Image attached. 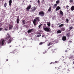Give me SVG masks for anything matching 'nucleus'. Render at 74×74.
Listing matches in <instances>:
<instances>
[{
    "label": "nucleus",
    "instance_id": "ddd939ff",
    "mask_svg": "<svg viewBox=\"0 0 74 74\" xmlns=\"http://www.w3.org/2000/svg\"><path fill=\"white\" fill-rule=\"evenodd\" d=\"M71 11H73L74 10V6H72V7L71 8Z\"/></svg>",
    "mask_w": 74,
    "mask_h": 74
},
{
    "label": "nucleus",
    "instance_id": "b1692460",
    "mask_svg": "<svg viewBox=\"0 0 74 74\" xmlns=\"http://www.w3.org/2000/svg\"><path fill=\"white\" fill-rule=\"evenodd\" d=\"M12 27H13L12 25L10 26L9 27V30H10V29H12Z\"/></svg>",
    "mask_w": 74,
    "mask_h": 74
},
{
    "label": "nucleus",
    "instance_id": "72a5a7b5",
    "mask_svg": "<svg viewBox=\"0 0 74 74\" xmlns=\"http://www.w3.org/2000/svg\"><path fill=\"white\" fill-rule=\"evenodd\" d=\"M41 26H42V24H41L40 25L38 26V27H39V28H40V27H41Z\"/></svg>",
    "mask_w": 74,
    "mask_h": 74
},
{
    "label": "nucleus",
    "instance_id": "f8f14e48",
    "mask_svg": "<svg viewBox=\"0 0 74 74\" xmlns=\"http://www.w3.org/2000/svg\"><path fill=\"white\" fill-rule=\"evenodd\" d=\"M47 24L49 27H50V26H51V23H50V22H47Z\"/></svg>",
    "mask_w": 74,
    "mask_h": 74
},
{
    "label": "nucleus",
    "instance_id": "6ab92c4d",
    "mask_svg": "<svg viewBox=\"0 0 74 74\" xmlns=\"http://www.w3.org/2000/svg\"><path fill=\"white\" fill-rule=\"evenodd\" d=\"M12 53H14V54H16V50H14V51L12 52Z\"/></svg>",
    "mask_w": 74,
    "mask_h": 74
},
{
    "label": "nucleus",
    "instance_id": "7ed1b4c3",
    "mask_svg": "<svg viewBox=\"0 0 74 74\" xmlns=\"http://www.w3.org/2000/svg\"><path fill=\"white\" fill-rule=\"evenodd\" d=\"M43 29L44 30L46 31V32H49V31H50L49 29L47 27H46L45 28H44Z\"/></svg>",
    "mask_w": 74,
    "mask_h": 74
},
{
    "label": "nucleus",
    "instance_id": "5701e85b",
    "mask_svg": "<svg viewBox=\"0 0 74 74\" xmlns=\"http://www.w3.org/2000/svg\"><path fill=\"white\" fill-rule=\"evenodd\" d=\"M64 26V24H61L58 27H63Z\"/></svg>",
    "mask_w": 74,
    "mask_h": 74
},
{
    "label": "nucleus",
    "instance_id": "a878e982",
    "mask_svg": "<svg viewBox=\"0 0 74 74\" xmlns=\"http://www.w3.org/2000/svg\"><path fill=\"white\" fill-rule=\"evenodd\" d=\"M19 18H17L16 21L17 23H19Z\"/></svg>",
    "mask_w": 74,
    "mask_h": 74
},
{
    "label": "nucleus",
    "instance_id": "6e6d98bb",
    "mask_svg": "<svg viewBox=\"0 0 74 74\" xmlns=\"http://www.w3.org/2000/svg\"><path fill=\"white\" fill-rule=\"evenodd\" d=\"M62 60H64V59Z\"/></svg>",
    "mask_w": 74,
    "mask_h": 74
},
{
    "label": "nucleus",
    "instance_id": "20e7f679",
    "mask_svg": "<svg viewBox=\"0 0 74 74\" xmlns=\"http://www.w3.org/2000/svg\"><path fill=\"white\" fill-rule=\"evenodd\" d=\"M32 7V5H29L27 7V8H26L27 10H29L31 9V8Z\"/></svg>",
    "mask_w": 74,
    "mask_h": 74
},
{
    "label": "nucleus",
    "instance_id": "a19ab883",
    "mask_svg": "<svg viewBox=\"0 0 74 74\" xmlns=\"http://www.w3.org/2000/svg\"><path fill=\"white\" fill-rule=\"evenodd\" d=\"M69 6L68 5H67L66 6V8H69Z\"/></svg>",
    "mask_w": 74,
    "mask_h": 74
},
{
    "label": "nucleus",
    "instance_id": "bf43d9fd",
    "mask_svg": "<svg viewBox=\"0 0 74 74\" xmlns=\"http://www.w3.org/2000/svg\"><path fill=\"white\" fill-rule=\"evenodd\" d=\"M55 68L56 69V67Z\"/></svg>",
    "mask_w": 74,
    "mask_h": 74
},
{
    "label": "nucleus",
    "instance_id": "c03bdc74",
    "mask_svg": "<svg viewBox=\"0 0 74 74\" xmlns=\"http://www.w3.org/2000/svg\"><path fill=\"white\" fill-rule=\"evenodd\" d=\"M58 63V61H56L55 62H54V63Z\"/></svg>",
    "mask_w": 74,
    "mask_h": 74
},
{
    "label": "nucleus",
    "instance_id": "473e14b6",
    "mask_svg": "<svg viewBox=\"0 0 74 74\" xmlns=\"http://www.w3.org/2000/svg\"><path fill=\"white\" fill-rule=\"evenodd\" d=\"M37 3L38 4H40V0H38Z\"/></svg>",
    "mask_w": 74,
    "mask_h": 74
},
{
    "label": "nucleus",
    "instance_id": "49530a36",
    "mask_svg": "<svg viewBox=\"0 0 74 74\" xmlns=\"http://www.w3.org/2000/svg\"><path fill=\"white\" fill-rule=\"evenodd\" d=\"M44 36H45V35H42V37H44Z\"/></svg>",
    "mask_w": 74,
    "mask_h": 74
},
{
    "label": "nucleus",
    "instance_id": "423d86ee",
    "mask_svg": "<svg viewBox=\"0 0 74 74\" xmlns=\"http://www.w3.org/2000/svg\"><path fill=\"white\" fill-rule=\"evenodd\" d=\"M35 19L37 20L38 22H40V17H36L35 18Z\"/></svg>",
    "mask_w": 74,
    "mask_h": 74
},
{
    "label": "nucleus",
    "instance_id": "412c9836",
    "mask_svg": "<svg viewBox=\"0 0 74 74\" xmlns=\"http://www.w3.org/2000/svg\"><path fill=\"white\" fill-rule=\"evenodd\" d=\"M57 33L59 34L61 33H62V32H61V30H59L57 31Z\"/></svg>",
    "mask_w": 74,
    "mask_h": 74
},
{
    "label": "nucleus",
    "instance_id": "f03ea898",
    "mask_svg": "<svg viewBox=\"0 0 74 74\" xmlns=\"http://www.w3.org/2000/svg\"><path fill=\"white\" fill-rule=\"evenodd\" d=\"M45 13L43 11H40L39 12L38 15H40L41 16H43L44 15Z\"/></svg>",
    "mask_w": 74,
    "mask_h": 74
},
{
    "label": "nucleus",
    "instance_id": "052dcab7",
    "mask_svg": "<svg viewBox=\"0 0 74 74\" xmlns=\"http://www.w3.org/2000/svg\"><path fill=\"white\" fill-rule=\"evenodd\" d=\"M69 42H70V41H69Z\"/></svg>",
    "mask_w": 74,
    "mask_h": 74
},
{
    "label": "nucleus",
    "instance_id": "680f3d73",
    "mask_svg": "<svg viewBox=\"0 0 74 74\" xmlns=\"http://www.w3.org/2000/svg\"><path fill=\"white\" fill-rule=\"evenodd\" d=\"M60 69V68H58V69Z\"/></svg>",
    "mask_w": 74,
    "mask_h": 74
},
{
    "label": "nucleus",
    "instance_id": "4d7b16f0",
    "mask_svg": "<svg viewBox=\"0 0 74 74\" xmlns=\"http://www.w3.org/2000/svg\"><path fill=\"white\" fill-rule=\"evenodd\" d=\"M11 47V45L10 47Z\"/></svg>",
    "mask_w": 74,
    "mask_h": 74
},
{
    "label": "nucleus",
    "instance_id": "13d9d810",
    "mask_svg": "<svg viewBox=\"0 0 74 74\" xmlns=\"http://www.w3.org/2000/svg\"><path fill=\"white\" fill-rule=\"evenodd\" d=\"M44 25H46V24H44Z\"/></svg>",
    "mask_w": 74,
    "mask_h": 74
},
{
    "label": "nucleus",
    "instance_id": "0eeeda50",
    "mask_svg": "<svg viewBox=\"0 0 74 74\" xmlns=\"http://www.w3.org/2000/svg\"><path fill=\"white\" fill-rule=\"evenodd\" d=\"M36 22L37 20H36V19H34L33 21V23H34V26H36Z\"/></svg>",
    "mask_w": 74,
    "mask_h": 74
},
{
    "label": "nucleus",
    "instance_id": "8fccbe9b",
    "mask_svg": "<svg viewBox=\"0 0 74 74\" xmlns=\"http://www.w3.org/2000/svg\"><path fill=\"white\" fill-rule=\"evenodd\" d=\"M64 58V56H62V58L61 59H62V58Z\"/></svg>",
    "mask_w": 74,
    "mask_h": 74
},
{
    "label": "nucleus",
    "instance_id": "393cba45",
    "mask_svg": "<svg viewBox=\"0 0 74 74\" xmlns=\"http://www.w3.org/2000/svg\"><path fill=\"white\" fill-rule=\"evenodd\" d=\"M48 11L49 12H51V7H50L49 8V9L48 10Z\"/></svg>",
    "mask_w": 74,
    "mask_h": 74
},
{
    "label": "nucleus",
    "instance_id": "dca6fc26",
    "mask_svg": "<svg viewBox=\"0 0 74 74\" xmlns=\"http://www.w3.org/2000/svg\"><path fill=\"white\" fill-rule=\"evenodd\" d=\"M53 44V43L52 42H50L49 44H48L47 45L48 46H50V45H52Z\"/></svg>",
    "mask_w": 74,
    "mask_h": 74
},
{
    "label": "nucleus",
    "instance_id": "864d4df0",
    "mask_svg": "<svg viewBox=\"0 0 74 74\" xmlns=\"http://www.w3.org/2000/svg\"><path fill=\"white\" fill-rule=\"evenodd\" d=\"M64 63H66V62H64Z\"/></svg>",
    "mask_w": 74,
    "mask_h": 74
},
{
    "label": "nucleus",
    "instance_id": "09e8293b",
    "mask_svg": "<svg viewBox=\"0 0 74 74\" xmlns=\"http://www.w3.org/2000/svg\"><path fill=\"white\" fill-rule=\"evenodd\" d=\"M60 23H58V24H57V25H60Z\"/></svg>",
    "mask_w": 74,
    "mask_h": 74
},
{
    "label": "nucleus",
    "instance_id": "79ce46f5",
    "mask_svg": "<svg viewBox=\"0 0 74 74\" xmlns=\"http://www.w3.org/2000/svg\"><path fill=\"white\" fill-rule=\"evenodd\" d=\"M67 51V50H65V52H67V51Z\"/></svg>",
    "mask_w": 74,
    "mask_h": 74
},
{
    "label": "nucleus",
    "instance_id": "0e129e2a",
    "mask_svg": "<svg viewBox=\"0 0 74 74\" xmlns=\"http://www.w3.org/2000/svg\"><path fill=\"white\" fill-rule=\"evenodd\" d=\"M26 28H27V27H26Z\"/></svg>",
    "mask_w": 74,
    "mask_h": 74
},
{
    "label": "nucleus",
    "instance_id": "e433bc0d",
    "mask_svg": "<svg viewBox=\"0 0 74 74\" xmlns=\"http://www.w3.org/2000/svg\"><path fill=\"white\" fill-rule=\"evenodd\" d=\"M3 29L2 28H0V31H1V30Z\"/></svg>",
    "mask_w": 74,
    "mask_h": 74
},
{
    "label": "nucleus",
    "instance_id": "cd10ccee",
    "mask_svg": "<svg viewBox=\"0 0 74 74\" xmlns=\"http://www.w3.org/2000/svg\"><path fill=\"white\" fill-rule=\"evenodd\" d=\"M9 38H10L7 36L5 38V39L6 40H9Z\"/></svg>",
    "mask_w": 74,
    "mask_h": 74
},
{
    "label": "nucleus",
    "instance_id": "6e6552de",
    "mask_svg": "<svg viewBox=\"0 0 74 74\" xmlns=\"http://www.w3.org/2000/svg\"><path fill=\"white\" fill-rule=\"evenodd\" d=\"M12 0H10L9 1V5L10 7H11V4H12Z\"/></svg>",
    "mask_w": 74,
    "mask_h": 74
},
{
    "label": "nucleus",
    "instance_id": "f257e3e1",
    "mask_svg": "<svg viewBox=\"0 0 74 74\" xmlns=\"http://www.w3.org/2000/svg\"><path fill=\"white\" fill-rule=\"evenodd\" d=\"M5 41L4 39H1L0 41V44L1 46H3V45H4Z\"/></svg>",
    "mask_w": 74,
    "mask_h": 74
},
{
    "label": "nucleus",
    "instance_id": "2eb2a0df",
    "mask_svg": "<svg viewBox=\"0 0 74 74\" xmlns=\"http://www.w3.org/2000/svg\"><path fill=\"white\" fill-rule=\"evenodd\" d=\"M61 31H64L65 30V28L62 27L60 29Z\"/></svg>",
    "mask_w": 74,
    "mask_h": 74
},
{
    "label": "nucleus",
    "instance_id": "603ef678",
    "mask_svg": "<svg viewBox=\"0 0 74 74\" xmlns=\"http://www.w3.org/2000/svg\"><path fill=\"white\" fill-rule=\"evenodd\" d=\"M25 27H27V26L26 25V26H25Z\"/></svg>",
    "mask_w": 74,
    "mask_h": 74
},
{
    "label": "nucleus",
    "instance_id": "4c0bfd02",
    "mask_svg": "<svg viewBox=\"0 0 74 74\" xmlns=\"http://www.w3.org/2000/svg\"><path fill=\"white\" fill-rule=\"evenodd\" d=\"M42 44H43V43H42V42H41L40 43V45H42Z\"/></svg>",
    "mask_w": 74,
    "mask_h": 74
},
{
    "label": "nucleus",
    "instance_id": "aec40b11",
    "mask_svg": "<svg viewBox=\"0 0 74 74\" xmlns=\"http://www.w3.org/2000/svg\"><path fill=\"white\" fill-rule=\"evenodd\" d=\"M70 34L69 33H67L66 34V36L68 37H70Z\"/></svg>",
    "mask_w": 74,
    "mask_h": 74
},
{
    "label": "nucleus",
    "instance_id": "37998d69",
    "mask_svg": "<svg viewBox=\"0 0 74 74\" xmlns=\"http://www.w3.org/2000/svg\"><path fill=\"white\" fill-rule=\"evenodd\" d=\"M37 34H39V35L41 34H40V33L39 32H38Z\"/></svg>",
    "mask_w": 74,
    "mask_h": 74
},
{
    "label": "nucleus",
    "instance_id": "9d476101",
    "mask_svg": "<svg viewBox=\"0 0 74 74\" xmlns=\"http://www.w3.org/2000/svg\"><path fill=\"white\" fill-rule=\"evenodd\" d=\"M62 40L63 41H66V37L63 36L62 38Z\"/></svg>",
    "mask_w": 74,
    "mask_h": 74
},
{
    "label": "nucleus",
    "instance_id": "ea45409f",
    "mask_svg": "<svg viewBox=\"0 0 74 74\" xmlns=\"http://www.w3.org/2000/svg\"><path fill=\"white\" fill-rule=\"evenodd\" d=\"M47 53V51H45L43 52V54H45V53Z\"/></svg>",
    "mask_w": 74,
    "mask_h": 74
},
{
    "label": "nucleus",
    "instance_id": "1a4fd4ad",
    "mask_svg": "<svg viewBox=\"0 0 74 74\" xmlns=\"http://www.w3.org/2000/svg\"><path fill=\"white\" fill-rule=\"evenodd\" d=\"M12 42V39H11V38H10V39H9L8 41V44H10Z\"/></svg>",
    "mask_w": 74,
    "mask_h": 74
},
{
    "label": "nucleus",
    "instance_id": "c85d7f7f",
    "mask_svg": "<svg viewBox=\"0 0 74 74\" xmlns=\"http://www.w3.org/2000/svg\"><path fill=\"white\" fill-rule=\"evenodd\" d=\"M69 20L68 19L66 18V22L67 23H69Z\"/></svg>",
    "mask_w": 74,
    "mask_h": 74
},
{
    "label": "nucleus",
    "instance_id": "e2e57ef3",
    "mask_svg": "<svg viewBox=\"0 0 74 74\" xmlns=\"http://www.w3.org/2000/svg\"><path fill=\"white\" fill-rule=\"evenodd\" d=\"M32 2V1H30V2Z\"/></svg>",
    "mask_w": 74,
    "mask_h": 74
},
{
    "label": "nucleus",
    "instance_id": "4be33fe9",
    "mask_svg": "<svg viewBox=\"0 0 74 74\" xmlns=\"http://www.w3.org/2000/svg\"><path fill=\"white\" fill-rule=\"evenodd\" d=\"M22 21V23H23L24 25H25V20H23Z\"/></svg>",
    "mask_w": 74,
    "mask_h": 74
},
{
    "label": "nucleus",
    "instance_id": "a211bd4d",
    "mask_svg": "<svg viewBox=\"0 0 74 74\" xmlns=\"http://www.w3.org/2000/svg\"><path fill=\"white\" fill-rule=\"evenodd\" d=\"M60 13L62 16H63V12L62 10L60 11Z\"/></svg>",
    "mask_w": 74,
    "mask_h": 74
},
{
    "label": "nucleus",
    "instance_id": "58836bf2",
    "mask_svg": "<svg viewBox=\"0 0 74 74\" xmlns=\"http://www.w3.org/2000/svg\"><path fill=\"white\" fill-rule=\"evenodd\" d=\"M54 64V63L53 62H51L50 63V64Z\"/></svg>",
    "mask_w": 74,
    "mask_h": 74
},
{
    "label": "nucleus",
    "instance_id": "c756f323",
    "mask_svg": "<svg viewBox=\"0 0 74 74\" xmlns=\"http://www.w3.org/2000/svg\"><path fill=\"white\" fill-rule=\"evenodd\" d=\"M41 35L40 34V35H37V37H41Z\"/></svg>",
    "mask_w": 74,
    "mask_h": 74
},
{
    "label": "nucleus",
    "instance_id": "f704fd0d",
    "mask_svg": "<svg viewBox=\"0 0 74 74\" xmlns=\"http://www.w3.org/2000/svg\"><path fill=\"white\" fill-rule=\"evenodd\" d=\"M69 2L70 3H72V2H73V0H70Z\"/></svg>",
    "mask_w": 74,
    "mask_h": 74
},
{
    "label": "nucleus",
    "instance_id": "c9c22d12",
    "mask_svg": "<svg viewBox=\"0 0 74 74\" xmlns=\"http://www.w3.org/2000/svg\"><path fill=\"white\" fill-rule=\"evenodd\" d=\"M73 27H70L69 28V29H70V30H71V29H73Z\"/></svg>",
    "mask_w": 74,
    "mask_h": 74
},
{
    "label": "nucleus",
    "instance_id": "4468645a",
    "mask_svg": "<svg viewBox=\"0 0 74 74\" xmlns=\"http://www.w3.org/2000/svg\"><path fill=\"white\" fill-rule=\"evenodd\" d=\"M60 9V7L58 6L56 8V11H58Z\"/></svg>",
    "mask_w": 74,
    "mask_h": 74
},
{
    "label": "nucleus",
    "instance_id": "de8ad7c7",
    "mask_svg": "<svg viewBox=\"0 0 74 74\" xmlns=\"http://www.w3.org/2000/svg\"><path fill=\"white\" fill-rule=\"evenodd\" d=\"M51 48V46L50 47L48 48V49H50V48Z\"/></svg>",
    "mask_w": 74,
    "mask_h": 74
},
{
    "label": "nucleus",
    "instance_id": "bb28decb",
    "mask_svg": "<svg viewBox=\"0 0 74 74\" xmlns=\"http://www.w3.org/2000/svg\"><path fill=\"white\" fill-rule=\"evenodd\" d=\"M7 35L8 36H7V37H8L10 38H11V36H10V34H9L7 33Z\"/></svg>",
    "mask_w": 74,
    "mask_h": 74
},
{
    "label": "nucleus",
    "instance_id": "f3484780",
    "mask_svg": "<svg viewBox=\"0 0 74 74\" xmlns=\"http://www.w3.org/2000/svg\"><path fill=\"white\" fill-rule=\"evenodd\" d=\"M33 29H29L28 31H27V32L28 33H30V32H32V31H33Z\"/></svg>",
    "mask_w": 74,
    "mask_h": 74
},
{
    "label": "nucleus",
    "instance_id": "9b49d317",
    "mask_svg": "<svg viewBox=\"0 0 74 74\" xmlns=\"http://www.w3.org/2000/svg\"><path fill=\"white\" fill-rule=\"evenodd\" d=\"M58 5V4H55L53 6V8H55L57 7V5Z\"/></svg>",
    "mask_w": 74,
    "mask_h": 74
},
{
    "label": "nucleus",
    "instance_id": "a18cd8bd",
    "mask_svg": "<svg viewBox=\"0 0 74 74\" xmlns=\"http://www.w3.org/2000/svg\"><path fill=\"white\" fill-rule=\"evenodd\" d=\"M5 30H6V31H7V30H8V29H6V28H5Z\"/></svg>",
    "mask_w": 74,
    "mask_h": 74
},
{
    "label": "nucleus",
    "instance_id": "3c124183",
    "mask_svg": "<svg viewBox=\"0 0 74 74\" xmlns=\"http://www.w3.org/2000/svg\"><path fill=\"white\" fill-rule=\"evenodd\" d=\"M6 61H8V60L7 59Z\"/></svg>",
    "mask_w": 74,
    "mask_h": 74
},
{
    "label": "nucleus",
    "instance_id": "7c9ffc66",
    "mask_svg": "<svg viewBox=\"0 0 74 74\" xmlns=\"http://www.w3.org/2000/svg\"><path fill=\"white\" fill-rule=\"evenodd\" d=\"M7 3H4V7H6V6H7Z\"/></svg>",
    "mask_w": 74,
    "mask_h": 74
},
{
    "label": "nucleus",
    "instance_id": "5fc2aeb1",
    "mask_svg": "<svg viewBox=\"0 0 74 74\" xmlns=\"http://www.w3.org/2000/svg\"><path fill=\"white\" fill-rule=\"evenodd\" d=\"M73 64H74V61L73 62Z\"/></svg>",
    "mask_w": 74,
    "mask_h": 74
},
{
    "label": "nucleus",
    "instance_id": "39448f33",
    "mask_svg": "<svg viewBox=\"0 0 74 74\" xmlns=\"http://www.w3.org/2000/svg\"><path fill=\"white\" fill-rule=\"evenodd\" d=\"M36 8L35 7H33L32 9H31V11L32 12H34V11L36 10Z\"/></svg>",
    "mask_w": 74,
    "mask_h": 74
},
{
    "label": "nucleus",
    "instance_id": "2f4dec72",
    "mask_svg": "<svg viewBox=\"0 0 74 74\" xmlns=\"http://www.w3.org/2000/svg\"><path fill=\"white\" fill-rule=\"evenodd\" d=\"M60 1H59V0H58V1H56V4H59V2H60Z\"/></svg>",
    "mask_w": 74,
    "mask_h": 74
}]
</instances>
